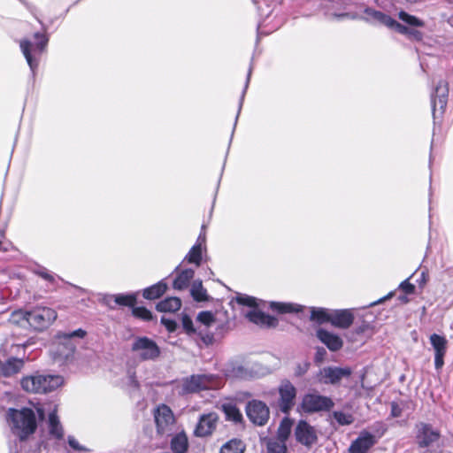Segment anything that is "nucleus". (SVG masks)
Returning a JSON list of instances; mask_svg holds the SVG:
<instances>
[{
	"label": "nucleus",
	"mask_w": 453,
	"mask_h": 453,
	"mask_svg": "<svg viewBox=\"0 0 453 453\" xmlns=\"http://www.w3.org/2000/svg\"><path fill=\"white\" fill-rule=\"evenodd\" d=\"M6 420L12 434L20 441L26 440L37 428L35 413L30 408L20 410L10 408L6 414Z\"/></svg>",
	"instance_id": "f257e3e1"
},
{
	"label": "nucleus",
	"mask_w": 453,
	"mask_h": 453,
	"mask_svg": "<svg viewBox=\"0 0 453 453\" xmlns=\"http://www.w3.org/2000/svg\"><path fill=\"white\" fill-rule=\"evenodd\" d=\"M63 382L64 380L59 375L35 372L22 378L20 385L28 393L45 394L57 389Z\"/></svg>",
	"instance_id": "f03ea898"
},
{
	"label": "nucleus",
	"mask_w": 453,
	"mask_h": 453,
	"mask_svg": "<svg viewBox=\"0 0 453 453\" xmlns=\"http://www.w3.org/2000/svg\"><path fill=\"white\" fill-rule=\"evenodd\" d=\"M85 330L79 328L74 331L65 333L58 332L56 334L57 342L53 343L50 352L54 360L58 362H65L73 357L76 346L72 342L73 338L82 339L86 336Z\"/></svg>",
	"instance_id": "7ed1b4c3"
},
{
	"label": "nucleus",
	"mask_w": 453,
	"mask_h": 453,
	"mask_svg": "<svg viewBox=\"0 0 453 453\" xmlns=\"http://www.w3.org/2000/svg\"><path fill=\"white\" fill-rule=\"evenodd\" d=\"M34 37L36 40L35 43L28 39H23L19 42L20 50L30 67L33 76L38 67L40 57L49 42L48 37L41 33H35Z\"/></svg>",
	"instance_id": "20e7f679"
},
{
	"label": "nucleus",
	"mask_w": 453,
	"mask_h": 453,
	"mask_svg": "<svg viewBox=\"0 0 453 453\" xmlns=\"http://www.w3.org/2000/svg\"><path fill=\"white\" fill-rule=\"evenodd\" d=\"M57 311L50 307H36L29 311L28 326L35 331H43L57 319Z\"/></svg>",
	"instance_id": "39448f33"
},
{
	"label": "nucleus",
	"mask_w": 453,
	"mask_h": 453,
	"mask_svg": "<svg viewBox=\"0 0 453 453\" xmlns=\"http://www.w3.org/2000/svg\"><path fill=\"white\" fill-rule=\"evenodd\" d=\"M334 406V401L318 393H308L303 396L300 407L305 413L328 411Z\"/></svg>",
	"instance_id": "423d86ee"
},
{
	"label": "nucleus",
	"mask_w": 453,
	"mask_h": 453,
	"mask_svg": "<svg viewBox=\"0 0 453 453\" xmlns=\"http://www.w3.org/2000/svg\"><path fill=\"white\" fill-rule=\"evenodd\" d=\"M131 350L137 354L141 360H155L160 355V349L153 340L146 336H139L134 340Z\"/></svg>",
	"instance_id": "0eeeda50"
},
{
	"label": "nucleus",
	"mask_w": 453,
	"mask_h": 453,
	"mask_svg": "<svg viewBox=\"0 0 453 453\" xmlns=\"http://www.w3.org/2000/svg\"><path fill=\"white\" fill-rule=\"evenodd\" d=\"M278 407L282 413L288 415L296 403V388L288 380H283L278 387Z\"/></svg>",
	"instance_id": "6e6552de"
},
{
	"label": "nucleus",
	"mask_w": 453,
	"mask_h": 453,
	"mask_svg": "<svg viewBox=\"0 0 453 453\" xmlns=\"http://www.w3.org/2000/svg\"><path fill=\"white\" fill-rule=\"evenodd\" d=\"M246 414L250 422L256 426H265L270 418V410L265 403L253 399L246 404Z\"/></svg>",
	"instance_id": "1a4fd4ad"
},
{
	"label": "nucleus",
	"mask_w": 453,
	"mask_h": 453,
	"mask_svg": "<svg viewBox=\"0 0 453 453\" xmlns=\"http://www.w3.org/2000/svg\"><path fill=\"white\" fill-rule=\"evenodd\" d=\"M440 432L432 425L419 422L415 426V440L419 448H429L440 439Z\"/></svg>",
	"instance_id": "9d476101"
},
{
	"label": "nucleus",
	"mask_w": 453,
	"mask_h": 453,
	"mask_svg": "<svg viewBox=\"0 0 453 453\" xmlns=\"http://www.w3.org/2000/svg\"><path fill=\"white\" fill-rule=\"evenodd\" d=\"M449 96V86L445 81H440L431 94V104L434 119L444 112Z\"/></svg>",
	"instance_id": "9b49d317"
},
{
	"label": "nucleus",
	"mask_w": 453,
	"mask_h": 453,
	"mask_svg": "<svg viewBox=\"0 0 453 453\" xmlns=\"http://www.w3.org/2000/svg\"><path fill=\"white\" fill-rule=\"evenodd\" d=\"M294 434L296 441L308 449H311L318 441L315 427L303 419L299 420L296 424Z\"/></svg>",
	"instance_id": "f8f14e48"
},
{
	"label": "nucleus",
	"mask_w": 453,
	"mask_h": 453,
	"mask_svg": "<svg viewBox=\"0 0 453 453\" xmlns=\"http://www.w3.org/2000/svg\"><path fill=\"white\" fill-rule=\"evenodd\" d=\"M154 418L157 433L162 435L169 434L174 424L172 410L167 405L161 404L156 409Z\"/></svg>",
	"instance_id": "ddd939ff"
},
{
	"label": "nucleus",
	"mask_w": 453,
	"mask_h": 453,
	"mask_svg": "<svg viewBox=\"0 0 453 453\" xmlns=\"http://www.w3.org/2000/svg\"><path fill=\"white\" fill-rule=\"evenodd\" d=\"M209 380L206 375L194 374L184 378L178 386L179 394L188 395L208 388Z\"/></svg>",
	"instance_id": "4468645a"
},
{
	"label": "nucleus",
	"mask_w": 453,
	"mask_h": 453,
	"mask_svg": "<svg viewBox=\"0 0 453 453\" xmlns=\"http://www.w3.org/2000/svg\"><path fill=\"white\" fill-rule=\"evenodd\" d=\"M352 373L349 367L326 366L320 371L321 382L324 384L335 385L343 378H349Z\"/></svg>",
	"instance_id": "2eb2a0df"
},
{
	"label": "nucleus",
	"mask_w": 453,
	"mask_h": 453,
	"mask_svg": "<svg viewBox=\"0 0 453 453\" xmlns=\"http://www.w3.org/2000/svg\"><path fill=\"white\" fill-rule=\"evenodd\" d=\"M430 343L434 350V367L441 370L444 365V357L447 352L448 341L440 334H433L429 337Z\"/></svg>",
	"instance_id": "dca6fc26"
},
{
	"label": "nucleus",
	"mask_w": 453,
	"mask_h": 453,
	"mask_svg": "<svg viewBox=\"0 0 453 453\" xmlns=\"http://www.w3.org/2000/svg\"><path fill=\"white\" fill-rule=\"evenodd\" d=\"M219 416L215 412L203 414L198 420L195 428V434L198 437H205L211 435L216 429Z\"/></svg>",
	"instance_id": "f3484780"
},
{
	"label": "nucleus",
	"mask_w": 453,
	"mask_h": 453,
	"mask_svg": "<svg viewBox=\"0 0 453 453\" xmlns=\"http://www.w3.org/2000/svg\"><path fill=\"white\" fill-rule=\"evenodd\" d=\"M376 442V438L372 434L362 431L358 437L350 443L348 450L349 453H368Z\"/></svg>",
	"instance_id": "a211bd4d"
},
{
	"label": "nucleus",
	"mask_w": 453,
	"mask_h": 453,
	"mask_svg": "<svg viewBox=\"0 0 453 453\" xmlns=\"http://www.w3.org/2000/svg\"><path fill=\"white\" fill-rule=\"evenodd\" d=\"M246 317L248 319L260 326L275 327L278 325V319L271 315L257 310H251L247 312Z\"/></svg>",
	"instance_id": "6ab92c4d"
},
{
	"label": "nucleus",
	"mask_w": 453,
	"mask_h": 453,
	"mask_svg": "<svg viewBox=\"0 0 453 453\" xmlns=\"http://www.w3.org/2000/svg\"><path fill=\"white\" fill-rule=\"evenodd\" d=\"M354 320L353 314L349 310L331 311L330 323L339 328H349Z\"/></svg>",
	"instance_id": "aec40b11"
},
{
	"label": "nucleus",
	"mask_w": 453,
	"mask_h": 453,
	"mask_svg": "<svg viewBox=\"0 0 453 453\" xmlns=\"http://www.w3.org/2000/svg\"><path fill=\"white\" fill-rule=\"evenodd\" d=\"M316 335L318 339L324 343L331 351H337L342 349L343 342L340 336L319 328L317 330Z\"/></svg>",
	"instance_id": "412c9836"
},
{
	"label": "nucleus",
	"mask_w": 453,
	"mask_h": 453,
	"mask_svg": "<svg viewBox=\"0 0 453 453\" xmlns=\"http://www.w3.org/2000/svg\"><path fill=\"white\" fill-rule=\"evenodd\" d=\"M25 361L23 358L9 357L0 367V374L4 377H12L19 373L24 367Z\"/></svg>",
	"instance_id": "4be33fe9"
},
{
	"label": "nucleus",
	"mask_w": 453,
	"mask_h": 453,
	"mask_svg": "<svg viewBox=\"0 0 453 453\" xmlns=\"http://www.w3.org/2000/svg\"><path fill=\"white\" fill-rule=\"evenodd\" d=\"M364 12L366 15L365 20L373 25H383L389 27L390 23L392 22V18L380 11H376L368 7L365 9Z\"/></svg>",
	"instance_id": "5701e85b"
},
{
	"label": "nucleus",
	"mask_w": 453,
	"mask_h": 453,
	"mask_svg": "<svg viewBox=\"0 0 453 453\" xmlns=\"http://www.w3.org/2000/svg\"><path fill=\"white\" fill-rule=\"evenodd\" d=\"M105 303L110 305V301H114L118 305L134 307L136 303V297L133 294L108 295L104 297Z\"/></svg>",
	"instance_id": "b1692460"
},
{
	"label": "nucleus",
	"mask_w": 453,
	"mask_h": 453,
	"mask_svg": "<svg viewBox=\"0 0 453 453\" xmlns=\"http://www.w3.org/2000/svg\"><path fill=\"white\" fill-rule=\"evenodd\" d=\"M167 290V284L164 280L158 281L157 283L146 288L142 292V296L148 300H154L159 298L163 296Z\"/></svg>",
	"instance_id": "393cba45"
},
{
	"label": "nucleus",
	"mask_w": 453,
	"mask_h": 453,
	"mask_svg": "<svg viewBox=\"0 0 453 453\" xmlns=\"http://www.w3.org/2000/svg\"><path fill=\"white\" fill-rule=\"evenodd\" d=\"M270 308L280 314L298 313L303 310V306L293 303L271 302Z\"/></svg>",
	"instance_id": "a878e982"
},
{
	"label": "nucleus",
	"mask_w": 453,
	"mask_h": 453,
	"mask_svg": "<svg viewBox=\"0 0 453 453\" xmlns=\"http://www.w3.org/2000/svg\"><path fill=\"white\" fill-rule=\"evenodd\" d=\"M181 301L179 297H167L156 305L157 311L160 312H175L180 309Z\"/></svg>",
	"instance_id": "bb28decb"
},
{
	"label": "nucleus",
	"mask_w": 453,
	"mask_h": 453,
	"mask_svg": "<svg viewBox=\"0 0 453 453\" xmlns=\"http://www.w3.org/2000/svg\"><path fill=\"white\" fill-rule=\"evenodd\" d=\"M195 275V271L193 269H185L180 272L176 278L173 280V287L174 289L182 290L186 288L190 280L193 279Z\"/></svg>",
	"instance_id": "cd10ccee"
},
{
	"label": "nucleus",
	"mask_w": 453,
	"mask_h": 453,
	"mask_svg": "<svg viewBox=\"0 0 453 453\" xmlns=\"http://www.w3.org/2000/svg\"><path fill=\"white\" fill-rule=\"evenodd\" d=\"M48 423L50 434L57 439H62L64 430L55 410L49 414Z\"/></svg>",
	"instance_id": "c85d7f7f"
},
{
	"label": "nucleus",
	"mask_w": 453,
	"mask_h": 453,
	"mask_svg": "<svg viewBox=\"0 0 453 453\" xmlns=\"http://www.w3.org/2000/svg\"><path fill=\"white\" fill-rule=\"evenodd\" d=\"M222 411L226 416V419L234 423H240L242 420V414L237 408L236 404L232 403H223L221 405Z\"/></svg>",
	"instance_id": "c756f323"
},
{
	"label": "nucleus",
	"mask_w": 453,
	"mask_h": 453,
	"mask_svg": "<svg viewBox=\"0 0 453 453\" xmlns=\"http://www.w3.org/2000/svg\"><path fill=\"white\" fill-rule=\"evenodd\" d=\"M188 447V437L184 433L177 434L171 440V449L174 453H186Z\"/></svg>",
	"instance_id": "7c9ffc66"
},
{
	"label": "nucleus",
	"mask_w": 453,
	"mask_h": 453,
	"mask_svg": "<svg viewBox=\"0 0 453 453\" xmlns=\"http://www.w3.org/2000/svg\"><path fill=\"white\" fill-rule=\"evenodd\" d=\"M292 426L293 420L290 418L285 417L281 419L277 430V439L279 441L286 442L290 435Z\"/></svg>",
	"instance_id": "2f4dec72"
},
{
	"label": "nucleus",
	"mask_w": 453,
	"mask_h": 453,
	"mask_svg": "<svg viewBox=\"0 0 453 453\" xmlns=\"http://www.w3.org/2000/svg\"><path fill=\"white\" fill-rule=\"evenodd\" d=\"M331 311L325 308H311L310 319L319 324L330 322Z\"/></svg>",
	"instance_id": "473e14b6"
},
{
	"label": "nucleus",
	"mask_w": 453,
	"mask_h": 453,
	"mask_svg": "<svg viewBox=\"0 0 453 453\" xmlns=\"http://www.w3.org/2000/svg\"><path fill=\"white\" fill-rule=\"evenodd\" d=\"M245 445L240 439H232L221 447L219 453H243Z\"/></svg>",
	"instance_id": "72a5a7b5"
},
{
	"label": "nucleus",
	"mask_w": 453,
	"mask_h": 453,
	"mask_svg": "<svg viewBox=\"0 0 453 453\" xmlns=\"http://www.w3.org/2000/svg\"><path fill=\"white\" fill-rule=\"evenodd\" d=\"M28 317L29 311L19 309L12 312L9 321L13 325L25 327L27 325L28 326Z\"/></svg>",
	"instance_id": "f704fd0d"
},
{
	"label": "nucleus",
	"mask_w": 453,
	"mask_h": 453,
	"mask_svg": "<svg viewBox=\"0 0 453 453\" xmlns=\"http://www.w3.org/2000/svg\"><path fill=\"white\" fill-rule=\"evenodd\" d=\"M190 293L194 300L196 302L208 300L206 289L203 287L202 280H194L191 286Z\"/></svg>",
	"instance_id": "c9c22d12"
},
{
	"label": "nucleus",
	"mask_w": 453,
	"mask_h": 453,
	"mask_svg": "<svg viewBox=\"0 0 453 453\" xmlns=\"http://www.w3.org/2000/svg\"><path fill=\"white\" fill-rule=\"evenodd\" d=\"M226 374L239 379H246L250 375L248 370L244 366L234 363L228 365L226 368Z\"/></svg>",
	"instance_id": "e433bc0d"
},
{
	"label": "nucleus",
	"mask_w": 453,
	"mask_h": 453,
	"mask_svg": "<svg viewBox=\"0 0 453 453\" xmlns=\"http://www.w3.org/2000/svg\"><path fill=\"white\" fill-rule=\"evenodd\" d=\"M185 259L188 263L196 264V265L199 266L202 261L201 243H196L186 255Z\"/></svg>",
	"instance_id": "4c0bfd02"
},
{
	"label": "nucleus",
	"mask_w": 453,
	"mask_h": 453,
	"mask_svg": "<svg viewBox=\"0 0 453 453\" xmlns=\"http://www.w3.org/2000/svg\"><path fill=\"white\" fill-rule=\"evenodd\" d=\"M333 418L340 426H349L355 421V418L351 413H346L341 411H334Z\"/></svg>",
	"instance_id": "58836bf2"
},
{
	"label": "nucleus",
	"mask_w": 453,
	"mask_h": 453,
	"mask_svg": "<svg viewBox=\"0 0 453 453\" xmlns=\"http://www.w3.org/2000/svg\"><path fill=\"white\" fill-rule=\"evenodd\" d=\"M35 273L51 285L55 286L57 283V280H62L59 276L51 273L47 268L40 266L36 270H35Z\"/></svg>",
	"instance_id": "ea45409f"
},
{
	"label": "nucleus",
	"mask_w": 453,
	"mask_h": 453,
	"mask_svg": "<svg viewBox=\"0 0 453 453\" xmlns=\"http://www.w3.org/2000/svg\"><path fill=\"white\" fill-rule=\"evenodd\" d=\"M399 19L413 27H424V21L418 19L417 17L407 13L406 12L401 11L398 14Z\"/></svg>",
	"instance_id": "a19ab883"
},
{
	"label": "nucleus",
	"mask_w": 453,
	"mask_h": 453,
	"mask_svg": "<svg viewBox=\"0 0 453 453\" xmlns=\"http://www.w3.org/2000/svg\"><path fill=\"white\" fill-rule=\"evenodd\" d=\"M237 303L251 308L257 307L258 303L255 297L244 295V294H238L236 297L234 298Z\"/></svg>",
	"instance_id": "79ce46f5"
},
{
	"label": "nucleus",
	"mask_w": 453,
	"mask_h": 453,
	"mask_svg": "<svg viewBox=\"0 0 453 453\" xmlns=\"http://www.w3.org/2000/svg\"><path fill=\"white\" fill-rule=\"evenodd\" d=\"M132 314L142 320L144 321H150L152 319V313L150 310L147 308L141 306V307H133L132 309Z\"/></svg>",
	"instance_id": "37998d69"
},
{
	"label": "nucleus",
	"mask_w": 453,
	"mask_h": 453,
	"mask_svg": "<svg viewBox=\"0 0 453 453\" xmlns=\"http://www.w3.org/2000/svg\"><path fill=\"white\" fill-rule=\"evenodd\" d=\"M286 442L283 441H269L267 444V453H287Z\"/></svg>",
	"instance_id": "c03bdc74"
},
{
	"label": "nucleus",
	"mask_w": 453,
	"mask_h": 453,
	"mask_svg": "<svg viewBox=\"0 0 453 453\" xmlns=\"http://www.w3.org/2000/svg\"><path fill=\"white\" fill-rule=\"evenodd\" d=\"M252 64L250 65V68H249V71H248V74H247V79H246V82H245V85H244V88H243V90L242 92V95H241V97H240V102H239V106H238V111H237V115H236V118H235V122H234V126L236 125V122H237V119H238V117H239V114L241 112V110H242V104H243V101H244V97H245V94H246V91L248 89V87H249V83H250V76H251V73H252Z\"/></svg>",
	"instance_id": "a18cd8bd"
},
{
	"label": "nucleus",
	"mask_w": 453,
	"mask_h": 453,
	"mask_svg": "<svg viewBox=\"0 0 453 453\" xmlns=\"http://www.w3.org/2000/svg\"><path fill=\"white\" fill-rule=\"evenodd\" d=\"M197 320L206 326H210L214 321V315L211 311H201L197 315Z\"/></svg>",
	"instance_id": "49530a36"
},
{
	"label": "nucleus",
	"mask_w": 453,
	"mask_h": 453,
	"mask_svg": "<svg viewBox=\"0 0 453 453\" xmlns=\"http://www.w3.org/2000/svg\"><path fill=\"white\" fill-rule=\"evenodd\" d=\"M181 324H182L183 329L185 330V332L188 334L190 335L196 332V329L195 328V326L193 325V321L188 315H187V314L182 315Z\"/></svg>",
	"instance_id": "de8ad7c7"
},
{
	"label": "nucleus",
	"mask_w": 453,
	"mask_h": 453,
	"mask_svg": "<svg viewBox=\"0 0 453 453\" xmlns=\"http://www.w3.org/2000/svg\"><path fill=\"white\" fill-rule=\"evenodd\" d=\"M388 28L395 30L397 33L407 36L411 27L402 25L401 23L397 22L395 19H392V22L390 23V26Z\"/></svg>",
	"instance_id": "09e8293b"
},
{
	"label": "nucleus",
	"mask_w": 453,
	"mask_h": 453,
	"mask_svg": "<svg viewBox=\"0 0 453 453\" xmlns=\"http://www.w3.org/2000/svg\"><path fill=\"white\" fill-rule=\"evenodd\" d=\"M407 37L410 40H413V41H416V42H420L423 39V33L420 32L419 30H417L414 27H411L410 30H409V33L407 35Z\"/></svg>",
	"instance_id": "8fccbe9b"
},
{
	"label": "nucleus",
	"mask_w": 453,
	"mask_h": 453,
	"mask_svg": "<svg viewBox=\"0 0 453 453\" xmlns=\"http://www.w3.org/2000/svg\"><path fill=\"white\" fill-rule=\"evenodd\" d=\"M161 323L169 332H174L177 328L176 322L173 319L165 318V316L161 318Z\"/></svg>",
	"instance_id": "3c124183"
},
{
	"label": "nucleus",
	"mask_w": 453,
	"mask_h": 453,
	"mask_svg": "<svg viewBox=\"0 0 453 453\" xmlns=\"http://www.w3.org/2000/svg\"><path fill=\"white\" fill-rule=\"evenodd\" d=\"M399 288L405 293V294H412L415 290V286L409 282V280H403Z\"/></svg>",
	"instance_id": "603ef678"
},
{
	"label": "nucleus",
	"mask_w": 453,
	"mask_h": 453,
	"mask_svg": "<svg viewBox=\"0 0 453 453\" xmlns=\"http://www.w3.org/2000/svg\"><path fill=\"white\" fill-rule=\"evenodd\" d=\"M309 366H310L309 363H304L303 365H301V364L297 365L296 371H295L296 376L300 377V376L303 375L304 373H306V372L309 369Z\"/></svg>",
	"instance_id": "864d4df0"
},
{
	"label": "nucleus",
	"mask_w": 453,
	"mask_h": 453,
	"mask_svg": "<svg viewBox=\"0 0 453 453\" xmlns=\"http://www.w3.org/2000/svg\"><path fill=\"white\" fill-rule=\"evenodd\" d=\"M68 444L75 450H86V449L81 447L73 436L68 437Z\"/></svg>",
	"instance_id": "5fc2aeb1"
},
{
	"label": "nucleus",
	"mask_w": 453,
	"mask_h": 453,
	"mask_svg": "<svg viewBox=\"0 0 453 453\" xmlns=\"http://www.w3.org/2000/svg\"><path fill=\"white\" fill-rule=\"evenodd\" d=\"M402 415V409L396 403H391V416L394 418H398Z\"/></svg>",
	"instance_id": "6e6d98bb"
},
{
	"label": "nucleus",
	"mask_w": 453,
	"mask_h": 453,
	"mask_svg": "<svg viewBox=\"0 0 453 453\" xmlns=\"http://www.w3.org/2000/svg\"><path fill=\"white\" fill-rule=\"evenodd\" d=\"M205 242H206L205 233L201 232L197 238L196 243H201V246H202L203 244L205 243Z\"/></svg>",
	"instance_id": "4d7b16f0"
},
{
	"label": "nucleus",
	"mask_w": 453,
	"mask_h": 453,
	"mask_svg": "<svg viewBox=\"0 0 453 453\" xmlns=\"http://www.w3.org/2000/svg\"><path fill=\"white\" fill-rule=\"evenodd\" d=\"M129 380H130V383H131L132 385H134L135 388H138V387H139V383H138V381H137V380H136V379H135V375H134V373L130 374V376H129Z\"/></svg>",
	"instance_id": "13d9d810"
},
{
	"label": "nucleus",
	"mask_w": 453,
	"mask_h": 453,
	"mask_svg": "<svg viewBox=\"0 0 453 453\" xmlns=\"http://www.w3.org/2000/svg\"><path fill=\"white\" fill-rule=\"evenodd\" d=\"M391 296H392V293H389L387 296H385V297H383V298H380V299H379V300H378V301H376V302L372 303L370 304V306H373V305H375V304H377V303H380L383 302L385 299H388V297H390Z\"/></svg>",
	"instance_id": "bf43d9fd"
},
{
	"label": "nucleus",
	"mask_w": 453,
	"mask_h": 453,
	"mask_svg": "<svg viewBox=\"0 0 453 453\" xmlns=\"http://www.w3.org/2000/svg\"><path fill=\"white\" fill-rule=\"evenodd\" d=\"M418 281H419L420 285L425 284L426 282V273H424V272L421 273L420 280Z\"/></svg>",
	"instance_id": "052dcab7"
},
{
	"label": "nucleus",
	"mask_w": 453,
	"mask_h": 453,
	"mask_svg": "<svg viewBox=\"0 0 453 453\" xmlns=\"http://www.w3.org/2000/svg\"><path fill=\"white\" fill-rule=\"evenodd\" d=\"M1 250H4V251H5V250H7V249H3V248H2V242L0 241V251H1Z\"/></svg>",
	"instance_id": "680f3d73"
},
{
	"label": "nucleus",
	"mask_w": 453,
	"mask_h": 453,
	"mask_svg": "<svg viewBox=\"0 0 453 453\" xmlns=\"http://www.w3.org/2000/svg\"><path fill=\"white\" fill-rule=\"evenodd\" d=\"M318 353L322 354V351H320V349H318Z\"/></svg>",
	"instance_id": "e2e57ef3"
},
{
	"label": "nucleus",
	"mask_w": 453,
	"mask_h": 453,
	"mask_svg": "<svg viewBox=\"0 0 453 453\" xmlns=\"http://www.w3.org/2000/svg\"><path fill=\"white\" fill-rule=\"evenodd\" d=\"M0 236H2V237L4 236V232L0 233Z\"/></svg>",
	"instance_id": "0e129e2a"
},
{
	"label": "nucleus",
	"mask_w": 453,
	"mask_h": 453,
	"mask_svg": "<svg viewBox=\"0 0 453 453\" xmlns=\"http://www.w3.org/2000/svg\"><path fill=\"white\" fill-rule=\"evenodd\" d=\"M450 329L453 330V323L450 325Z\"/></svg>",
	"instance_id": "69168bd1"
}]
</instances>
